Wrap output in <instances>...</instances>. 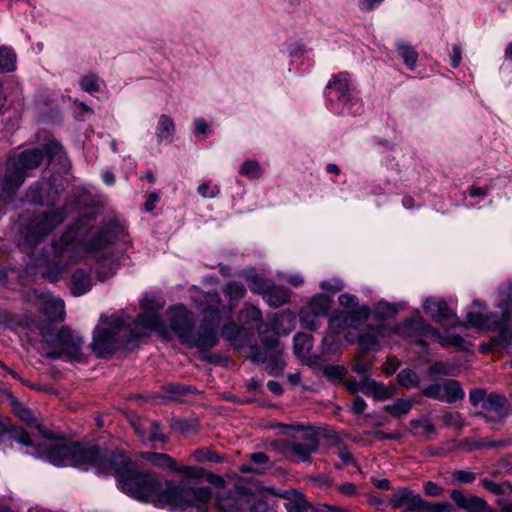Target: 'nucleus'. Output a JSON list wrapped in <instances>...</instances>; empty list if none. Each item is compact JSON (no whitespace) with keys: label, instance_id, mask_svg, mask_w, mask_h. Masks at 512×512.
<instances>
[{"label":"nucleus","instance_id":"nucleus-11","mask_svg":"<svg viewBox=\"0 0 512 512\" xmlns=\"http://www.w3.org/2000/svg\"><path fill=\"white\" fill-rule=\"evenodd\" d=\"M293 321L294 318L289 313L277 314L274 322L275 331H270L266 325L264 326L265 329L261 328L260 330H258L260 341L267 351L283 349L278 339V335L281 332L285 335L289 334L293 329Z\"/></svg>","mask_w":512,"mask_h":512},{"label":"nucleus","instance_id":"nucleus-21","mask_svg":"<svg viewBox=\"0 0 512 512\" xmlns=\"http://www.w3.org/2000/svg\"><path fill=\"white\" fill-rule=\"evenodd\" d=\"M257 292L261 293L268 305L273 308L280 307L289 301V293L286 288L275 286L268 281H262Z\"/></svg>","mask_w":512,"mask_h":512},{"label":"nucleus","instance_id":"nucleus-46","mask_svg":"<svg viewBox=\"0 0 512 512\" xmlns=\"http://www.w3.org/2000/svg\"><path fill=\"white\" fill-rule=\"evenodd\" d=\"M240 174L250 179H257L262 175V168L255 160H246L240 167Z\"/></svg>","mask_w":512,"mask_h":512},{"label":"nucleus","instance_id":"nucleus-14","mask_svg":"<svg viewBox=\"0 0 512 512\" xmlns=\"http://www.w3.org/2000/svg\"><path fill=\"white\" fill-rule=\"evenodd\" d=\"M330 300L324 295L312 297L308 305L300 312L302 326L310 330H316L319 326L318 318L328 314L331 307Z\"/></svg>","mask_w":512,"mask_h":512},{"label":"nucleus","instance_id":"nucleus-10","mask_svg":"<svg viewBox=\"0 0 512 512\" xmlns=\"http://www.w3.org/2000/svg\"><path fill=\"white\" fill-rule=\"evenodd\" d=\"M507 290V298L498 305L502 310V316H499L498 321L488 329L498 332L491 338V343L495 347L507 348L512 344V332L507 327V322L512 321V285H508Z\"/></svg>","mask_w":512,"mask_h":512},{"label":"nucleus","instance_id":"nucleus-38","mask_svg":"<svg viewBox=\"0 0 512 512\" xmlns=\"http://www.w3.org/2000/svg\"><path fill=\"white\" fill-rule=\"evenodd\" d=\"M267 362L268 364L265 370L270 375L278 376L279 374H281L285 367V362L283 360V349H276L275 351H270Z\"/></svg>","mask_w":512,"mask_h":512},{"label":"nucleus","instance_id":"nucleus-26","mask_svg":"<svg viewBox=\"0 0 512 512\" xmlns=\"http://www.w3.org/2000/svg\"><path fill=\"white\" fill-rule=\"evenodd\" d=\"M92 288V278L90 273L83 269H76L71 276V292L74 296H81L89 292Z\"/></svg>","mask_w":512,"mask_h":512},{"label":"nucleus","instance_id":"nucleus-52","mask_svg":"<svg viewBox=\"0 0 512 512\" xmlns=\"http://www.w3.org/2000/svg\"><path fill=\"white\" fill-rule=\"evenodd\" d=\"M369 395H371L376 401H383L391 398L393 396V392L383 383L375 381V385Z\"/></svg>","mask_w":512,"mask_h":512},{"label":"nucleus","instance_id":"nucleus-24","mask_svg":"<svg viewBox=\"0 0 512 512\" xmlns=\"http://www.w3.org/2000/svg\"><path fill=\"white\" fill-rule=\"evenodd\" d=\"M238 322L243 329L252 330L254 328L260 330L263 328L264 322L261 310L254 305H245L238 316Z\"/></svg>","mask_w":512,"mask_h":512},{"label":"nucleus","instance_id":"nucleus-63","mask_svg":"<svg viewBox=\"0 0 512 512\" xmlns=\"http://www.w3.org/2000/svg\"><path fill=\"white\" fill-rule=\"evenodd\" d=\"M195 455L198 461L222 462V457L213 451L197 450Z\"/></svg>","mask_w":512,"mask_h":512},{"label":"nucleus","instance_id":"nucleus-20","mask_svg":"<svg viewBox=\"0 0 512 512\" xmlns=\"http://www.w3.org/2000/svg\"><path fill=\"white\" fill-rule=\"evenodd\" d=\"M507 399L505 396L497 393H491L484 400L482 405L487 412H494L495 416H488L486 413L480 412L478 416L483 417L486 421H493L495 419H502L508 414Z\"/></svg>","mask_w":512,"mask_h":512},{"label":"nucleus","instance_id":"nucleus-8","mask_svg":"<svg viewBox=\"0 0 512 512\" xmlns=\"http://www.w3.org/2000/svg\"><path fill=\"white\" fill-rule=\"evenodd\" d=\"M67 209L61 207L56 211L43 212L34 216L25 233V243L36 246L42 239L50 234L66 218Z\"/></svg>","mask_w":512,"mask_h":512},{"label":"nucleus","instance_id":"nucleus-3","mask_svg":"<svg viewBox=\"0 0 512 512\" xmlns=\"http://www.w3.org/2000/svg\"><path fill=\"white\" fill-rule=\"evenodd\" d=\"M105 323L107 320L101 317ZM108 327L97 328L93 335L91 347L99 358H105L111 355L118 347V344H129L133 340L143 337V329L139 323H134L135 328H131L128 318L124 314L111 317Z\"/></svg>","mask_w":512,"mask_h":512},{"label":"nucleus","instance_id":"nucleus-39","mask_svg":"<svg viewBox=\"0 0 512 512\" xmlns=\"http://www.w3.org/2000/svg\"><path fill=\"white\" fill-rule=\"evenodd\" d=\"M397 382L404 388H417L420 386L421 379L416 371L405 368L397 374Z\"/></svg>","mask_w":512,"mask_h":512},{"label":"nucleus","instance_id":"nucleus-19","mask_svg":"<svg viewBox=\"0 0 512 512\" xmlns=\"http://www.w3.org/2000/svg\"><path fill=\"white\" fill-rule=\"evenodd\" d=\"M436 330V328L427 324L422 317L417 316L412 319H408L403 324V332L407 337L417 339V343L421 346H426L427 344L422 340L424 337L432 338V331Z\"/></svg>","mask_w":512,"mask_h":512},{"label":"nucleus","instance_id":"nucleus-5","mask_svg":"<svg viewBox=\"0 0 512 512\" xmlns=\"http://www.w3.org/2000/svg\"><path fill=\"white\" fill-rule=\"evenodd\" d=\"M43 160V150L36 148L24 150L17 159L9 161L0 187V199L9 203L24 183L26 171L37 168Z\"/></svg>","mask_w":512,"mask_h":512},{"label":"nucleus","instance_id":"nucleus-54","mask_svg":"<svg viewBox=\"0 0 512 512\" xmlns=\"http://www.w3.org/2000/svg\"><path fill=\"white\" fill-rule=\"evenodd\" d=\"M329 328L335 334H340L348 328L347 320L343 312L329 318Z\"/></svg>","mask_w":512,"mask_h":512},{"label":"nucleus","instance_id":"nucleus-45","mask_svg":"<svg viewBox=\"0 0 512 512\" xmlns=\"http://www.w3.org/2000/svg\"><path fill=\"white\" fill-rule=\"evenodd\" d=\"M11 406L14 414L18 416L22 421L29 424L34 422L35 419L32 411L14 397L11 398Z\"/></svg>","mask_w":512,"mask_h":512},{"label":"nucleus","instance_id":"nucleus-50","mask_svg":"<svg viewBox=\"0 0 512 512\" xmlns=\"http://www.w3.org/2000/svg\"><path fill=\"white\" fill-rule=\"evenodd\" d=\"M243 328L233 321L224 324L221 335L227 341H236Z\"/></svg>","mask_w":512,"mask_h":512},{"label":"nucleus","instance_id":"nucleus-31","mask_svg":"<svg viewBox=\"0 0 512 512\" xmlns=\"http://www.w3.org/2000/svg\"><path fill=\"white\" fill-rule=\"evenodd\" d=\"M431 331L432 338L438 341L443 347L454 346L461 350H467L470 346V344L466 342L464 338L459 334L443 335L437 329Z\"/></svg>","mask_w":512,"mask_h":512},{"label":"nucleus","instance_id":"nucleus-16","mask_svg":"<svg viewBox=\"0 0 512 512\" xmlns=\"http://www.w3.org/2000/svg\"><path fill=\"white\" fill-rule=\"evenodd\" d=\"M450 498L465 512H496L484 499L477 495H465L461 490L453 489Z\"/></svg>","mask_w":512,"mask_h":512},{"label":"nucleus","instance_id":"nucleus-6","mask_svg":"<svg viewBox=\"0 0 512 512\" xmlns=\"http://www.w3.org/2000/svg\"><path fill=\"white\" fill-rule=\"evenodd\" d=\"M214 297L217 298V305L205 310L203 321L197 329L193 326L191 334L185 343L186 346L197 348L200 351H207L217 345V328L220 323L222 305L219 296L215 294Z\"/></svg>","mask_w":512,"mask_h":512},{"label":"nucleus","instance_id":"nucleus-22","mask_svg":"<svg viewBox=\"0 0 512 512\" xmlns=\"http://www.w3.org/2000/svg\"><path fill=\"white\" fill-rule=\"evenodd\" d=\"M423 308L430 317L438 322L444 323L455 317L454 312L449 308L448 304L437 298H428L423 304Z\"/></svg>","mask_w":512,"mask_h":512},{"label":"nucleus","instance_id":"nucleus-40","mask_svg":"<svg viewBox=\"0 0 512 512\" xmlns=\"http://www.w3.org/2000/svg\"><path fill=\"white\" fill-rule=\"evenodd\" d=\"M409 425L414 435L418 434V428H422V434L425 435L428 440L433 439V436L436 434V428L428 418L412 419Z\"/></svg>","mask_w":512,"mask_h":512},{"label":"nucleus","instance_id":"nucleus-55","mask_svg":"<svg viewBox=\"0 0 512 512\" xmlns=\"http://www.w3.org/2000/svg\"><path fill=\"white\" fill-rule=\"evenodd\" d=\"M270 351H267L266 348L264 350L259 349L258 346L253 345L250 346L247 358L252 362L261 364L268 361Z\"/></svg>","mask_w":512,"mask_h":512},{"label":"nucleus","instance_id":"nucleus-30","mask_svg":"<svg viewBox=\"0 0 512 512\" xmlns=\"http://www.w3.org/2000/svg\"><path fill=\"white\" fill-rule=\"evenodd\" d=\"M217 505L222 512H242L243 509L240 498L232 492L219 494Z\"/></svg>","mask_w":512,"mask_h":512},{"label":"nucleus","instance_id":"nucleus-35","mask_svg":"<svg viewBox=\"0 0 512 512\" xmlns=\"http://www.w3.org/2000/svg\"><path fill=\"white\" fill-rule=\"evenodd\" d=\"M156 131L159 142L171 143L175 131V126L171 118L164 114L161 115Z\"/></svg>","mask_w":512,"mask_h":512},{"label":"nucleus","instance_id":"nucleus-51","mask_svg":"<svg viewBox=\"0 0 512 512\" xmlns=\"http://www.w3.org/2000/svg\"><path fill=\"white\" fill-rule=\"evenodd\" d=\"M397 51L405 64H415L418 59V53L416 50L406 44H398L397 45Z\"/></svg>","mask_w":512,"mask_h":512},{"label":"nucleus","instance_id":"nucleus-15","mask_svg":"<svg viewBox=\"0 0 512 512\" xmlns=\"http://www.w3.org/2000/svg\"><path fill=\"white\" fill-rule=\"evenodd\" d=\"M390 504L392 508H403L405 512H423L424 499L409 488H400L392 495Z\"/></svg>","mask_w":512,"mask_h":512},{"label":"nucleus","instance_id":"nucleus-43","mask_svg":"<svg viewBox=\"0 0 512 512\" xmlns=\"http://www.w3.org/2000/svg\"><path fill=\"white\" fill-rule=\"evenodd\" d=\"M147 427V441H161L167 443L169 438L163 434L161 423L158 420H146Z\"/></svg>","mask_w":512,"mask_h":512},{"label":"nucleus","instance_id":"nucleus-64","mask_svg":"<svg viewBox=\"0 0 512 512\" xmlns=\"http://www.w3.org/2000/svg\"><path fill=\"white\" fill-rule=\"evenodd\" d=\"M320 287L322 290L330 292V293H336L343 289L344 285L339 279H333V280H326L321 282Z\"/></svg>","mask_w":512,"mask_h":512},{"label":"nucleus","instance_id":"nucleus-23","mask_svg":"<svg viewBox=\"0 0 512 512\" xmlns=\"http://www.w3.org/2000/svg\"><path fill=\"white\" fill-rule=\"evenodd\" d=\"M119 227L116 223L110 221L104 224L99 232L89 240L88 248L90 250L102 249L112 244L118 236Z\"/></svg>","mask_w":512,"mask_h":512},{"label":"nucleus","instance_id":"nucleus-27","mask_svg":"<svg viewBox=\"0 0 512 512\" xmlns=\"http://www.w3.org/2000/svg\"><path fill=\"white\" fill-rule=\"evenodd\" d=\"M465 397V392L459 381L448 379L443 382L442 402L454 403L462 400Z\"/></svg>","mask_w":512,"mask_h":512},{"label":"nucleus","instance_id":"nucleus-56","mask_svg":"<svg viewBox=\"0 0 512 512\" xmlns=\"http://www.w3.org/2000/svg\"><path fill=\"white\" fill-rule=\"evenodd\" d=\"M444 425L447 427H452L455 429H462L464 426V421L459 412H448L443 415Z\"/></svg>","mask_w":512,"mask_h":512},{"label":"nucleus","instance_id":"nucleus-53","mask_svg":"<svg viewBox=\"0 0 512 512\" xmlns=\"http://www.w3.org/2000/svg\"><path fill=\"white\" fill-rule=\"evenodd\" d=\"M423 512H455V507L447 501L432 503L424 500Z\"/></svg>","mask_w":512,"mask_h":512},{"label":"nucleus","instance_id":"nucleus-33","mask_svg":"<svg viewBox=\"0 0 512 512\" xmlns=\"http://www.w3.org/2000/svg\"><path fill=\"white\" fill-rule=\"evenodd\" d=\"M0 428L4 433L10 435L11 439L20 443L24 446H34L33 441L30 438L29 433L21 427H16L11 425L10 423L1 422Z\"/></svg>","mask_w":512,"mask_h":512},{"label":"nucleus","instance_id":"nucleus-42","mask_svg":"<svg viewBox=\"0 0 512 512\" xmlns=\"http://www.w3.org/2000/svg\"><path fill=\"white\" fill-rule=\"evenodd\" d=\"M224 294L231 302H238L246 294L245 286L238 281H229L224 286Z\"/></svg>","mask_w":512,"mask_h":512},{"label":"nucleus","instance_id":"nucleus-32","mask_svg":"<svg viewBox=\"0 0 512 512\" xmlns=\"http://www.w3.org/2000/svg\"><path fill=\"white\" fill-rule=\"evenodd\" d=\"M327 89L330 93L335 92L338 99L344 101L349 90V78L346 73H340L334 76L328 83Z\"/></svg>","mask_w":512,"mask_h":512},{"label":"nucleus","instance_id":"nucleus-59","mask_svg":"<svg viewBox=\"0 0 512 512\" xmlns=\"http://www.w3.org/2000/svg\"><path fill=\"white\" fill-rule=\"evenodd\" d=\"M81 88L89 93L97 92L100 88L98 78L95 75H87L80 82Z\"/></svg>","mask_w":512,"mask_h":512},{"label":"nucleus","instance_id":"nucleus-58","mask_svg":"<svg viewBox=\"0 0 512 512\" xmlns=\"http://www.w3.org/2000/svg\"><path fill=\"white\" fill-rule=\"evenodd\" d=\"M443 383H433L422 390V395L434 400L442 401Z\"/></svg>","mask_w":512,"mask_h":512},{"label":"nucleus","instance_id":"nucleus-37","mask_svg":"<svg viewBox=\"0 0 512 512\" xmlns=\"http://www.w3.org/2000/svg\"><path fill=\"white\" fill-rule=\"evenodd\" d=\"M412 406V400L398 398L393 403L385 405L384 409L387 412H389L393 417L401 418L410 412Z\"/></svg>","mask_w":512,"mask_h":512},{"label":"nucleus","instance_id":"nucleus-49","mask_svg":"<svg viewBox=\"0 0 512 512\" xmlns=\"http://www.w3.org/2000/svg\"><path fill=\"white\" fill-rule=\"evenodd\" d=\"M39 150H43L44 158H47L48 161L53 160L55 157H61L63 152V147L55 141H50L44 144Z\"/></svg>","mask_w":512,"mask_h":512},{"label":"nucleus","instance_id":"nucleus-17","mask_svg":"<svg viewBox=\"0 0 512 512\" xmlns=\"http://www.w3.org/2000/svg\"><path fill=\"white\" fill-rule=\"evenodd\" d=\"M141 458L143 460L148 461L153 466H156L161 469H169L172 472H178L183 475L189 476V477H197L198 474L195 472V469L193 467L189 466H182L178 467L175 460L165 453H158V452H142L140 454Z\"/></svg>","mask_w":512,"mask_h":512},{"label":"nucleus","instance_id":"nucleus-4","mask_svg":"<svg viewBox=\"0 0 512 512\" xmlns=\"http://www.w3.org/2000/svg\"><path fill=\"white\" fill-rule=\"evenodd\" d=\"M37 327L42 337L41 344L46 351L44 354L46 358L51 360L80 359L83 340L74 335L68 327L63 326L57 332L54 331L50 323H38Z\"/></svg>","mask_w":512,"mask_h":512},{"label":"nucleus","instance_id":"nucleus-12","mask_svg":"<svg viewBox=\"0 0 512 512\" xmlns=\"http://www.w3.org/2000/svg\"><path fill=\"white\" fill-rule=\"evenodd\" d=\"M163 308V304L156 299L146 298L142 301L143 312L140 314L138 319H132L128 315H124V318H128V323L131 328H135L134 323H139L143 329V336L146 335V329L161 330L162 323L159 317V311Z\"/></svg>","mask_w":512,"mask_h":512},{"label":"nucleus","instance_id":"nucleus-2","mask_svg":"<svg viewBox=\"0 0 512 512\" xmlns=\"http://www.w3.org/2000/svg\"><path fill=\"white\" fill-rule=\"evenodd\" d=\"M37 449L55 466L75 467L83 471L94 468L98 475H114L117 482L133 466L123 452L103 449L89 442L60 441L41 444Z\"/></svg>","mask_w":512,"mask_h":512},{"label":"nucleus","instance_id":"nucleus-25","mask_svg":"<svg viewBox=\"0 0 512 512\" xmlns=\"http://www.w3.org/2000/svg\"><path fill=\"white\" fill-rule=\"evenodd\" d=\"M387 328L380 324L372 329L371 332L361 334L358 337V344L363 351H378L380 344L378 342L379 337H385Z\"/></svg>","mask_w":512,"mask_h":512},{"label":"nucleus","instance_id":"nucleus-44","mask_svg":"<svg viewBox=\"0 0 512 512\" xmlns=\"http://www.w3.org/2000/svg\"><path fill=\"white\" fill-rule=\"evenodd\" d=\"M397 313H398L397 305L386 302V301L378 302L374 309L375 317L380 320L394 317Z\"/></svg>","mask_w":512,"mask_h":512},{"label":"nucleus","instance_id":"nucleus-7","mask_svg":"<svg viewBox=\"0 0 512 512\" xmlns=\"http://www.w3.org/2000/svg\"><path fill=\"white\" fill-rule=\"evenodd\" d=\"M80 235L79 228L69 229L52 243L54 260L43 273L49 281L57 282L63 277L75 251V240Z\"/></svg>","mask_w":512,"mask_h":512},{"label":"nucleus","instance_id":"nucleus-62","mask_svg":"<svg viewBox=\"0 0 512 512\" xmlns=\"http://www.w3.org/2000/svg\"><path fill=\"white\" fill-rule=\"evenodd\" d=\"M197 192L203 197V198H214L220 193V189L218 186H214L213 188L210 187L209 182H205L198 186Z\"/></svg>","mask_w":512,"mask_h":512},{"label":"nucleus","instance_id":"nucleus-9","mask_svg":"<svg viewBox=\"0 0 512 512\" xmlns=\"http://www.w3.org/2000/svg\"><path fill=\"white\" fill-rule=\"evenodd\" d=\"M271 446L284 457L294 456L296 461L310 462L311 455L318 450L319 440L316 435H311L304 441L277 440L272 442Z\"/></svg>","mask_w":512,"mask_h":512},{"label":"nucleus","instance_id":"nucleus-34","mask_svg":"<svg viewBox=\"0 0 512 512\" xmlns=\"http://www.w3.org/2000/svg\"><path fill=\"white\" fill-rule=\"evenodd\" d=\"M347 320V326L350 328L357 329L363 325L370 316V308L368 306H362L358 309L343 312Z\"/></svg>","mask_w":512,"mask_h":512},{"label":"nucleus","instance_id":"nucleus-57","mask_svg":"<svg viewBox=\"0 0 512 512\" xmlns=\"http://www.w3.org/2000/svg\"><path fill=\"white\" fill-rule=\"evenodd\" d=\"M453 481L459 484L472 483L476 479V474L468 470H454L451 474Z\"/></svg>","mask_w":512,"mask_h":512},{"label":"nucleus","instance_id":"nucleus-18","mask_svg":"<svg viewBox=\"0 0 512 512\" xmlns=\"http://www.w3.org/2000/svg\"><path fill=\"white\" fill-rule=\"evenodd\" d=\"M52 185V178L49 180L42 179L33 183L25 194V201L31 204L54 205L60 191L57 189L53 195L50 193L44 194V191L48 188L51 189Z\"/></svg>","mask_w":512,"mask_h":512},{"label":"nucleus","instance_id":"nucleus-36","mask_svg":"<svg viewBox=\"0 0 512 512\" xmlns=\"http://www.w3.org/2000/svg\"><path fill=\"white\" fill-rule=\"evenodd\" d=\"M294 352L297 356L305 357L312 349V336L308 333L298 332L294 335Z\"/></svg>","mask_w":512,"mask_h":512},{"label":"nucleus","instance_id":"nucleus-29","mask_svg":"<svg viewBox=\"0 0 512 512\" xmlns=\"http://www.w3.org/2000/svg\"><path fill=\"white\" fill-rule=\"evenodd\" d=\"M44 313L49 322H62L64 320L65 305L63 300L59 298H52L45 302Z\"/></svg>","mask_w":512,"mask_h":512},{"label":"nucleus","instance_id":"nucleus-28","mask_svg":"<svg viewBox=\"0 0 512 512\" xmlns=\"http://www.w3.org/2000/svg\"><path fill=\"white\" fill-rule=\"evenodd\" d=\"M499 315L495 313L483 314L481 312H468L466 320L469 326L478 329H489L494 322H497Z\"/></svg>","mask_w":512,"mask_h":512},{"label":"nucleus","instance_id":"nucleus-61","mask_svg":"<svg viewBox=\"0 0 512 512\" xmlns=\"http://www.w3.org/2000/svg\"><path fill=\"white\" fill-rule=\"evenodd\" d=\"M323 373L328 379L339 380L345 375L346 369L342 366L327 365L324 367Z\"/></svg>","mask_w":512,"mask_h":512},{"label":"nucleus","instance_id":"nucleus-41","mask_svg":"<svg viewBox=\"0 0 512 512\" xmlns=\"http://www.w3.org/2000/svg\"><path fill=\"white\" fill-rule=\"evenodd\" d=\"M481 484L486 490H488L492 494L497 495L498 497H505L507 493L512 494V484L507 481L502 483H496L492 480L484 478L481 480Z\"/></svg>","mask_w":512,"mask_h":512},{"label":"nucleus","instance_id":"nucleus-1","mask_svg":"<svg viewBox=\"0 0 512 512\" xmlns=\"http://www.w3.org/2000/svg\"><path fill=\"white\" fill-rule=\"evenodd\" d=\"M117 485L126 495L138 501H152L158 508L169 505L173 511L208 512L205 505L212 496L211 488L208 486L194 488L175 485L172 482H167L166 488L158 492L160 482L155 473L139 471L133 466L119 478Z\"/></svg>","mask_w":512,"mask_h":512},{"label":"nucleus","instance_id":"nucleus-13","mask_svg":"<svg viewBox=\"0 0 512 512\" xmlns=\"http://www.w3.org/2000/svg\"><path fill=\"white\" fill-rule=\"evenodd\" d=\"M166 314L170 329L185 345L194 326L192 314L183 306H174L168 309Z\"/></svg>","mask_w":512,"mask_h":512},{"label":"nucleus","instance_id":"nucleus-48","mask_svg":"<svg viewBox=\"0 0 512 512\" xmlns=\"http://www.w3.org/2000/svg\"><path fill=\"white\" fill-rule=\"evenodd\" d=\"M511 441L509 439H500V440H488L482 439L480 441H476L471 446L470 450L473 449H482V448H505L511 445Z\"/></svg>","mask_w":512,"mask_h":512},{"label":"nucleus","instance_id":"nucleus-60","mask_svg":"<svg viewBox=\"0 0 512 512\" xmlns=\"http://www.w3.org/2000/svg\"><path fill=\"white\" fill-rule=\"evenodd\" d=\"M97 277L100 281H105L111 277L115 272L110 262L103 261L98 263L96 268Z\"/></svg>","mask_w":512,"mask_h":512},{"label":"nucleus","instance_id":"nucleus-47","mask_svg":"<svg viewBox=\"0 0 512 512\" xmlns=\"http://www.w3.org/2000/svg\"><path fill=\"white\" fill-rule=\"evenodd\" d=\"M163 390L171 395L183 396L188 393H194L197 389L191 385H182L179 383H169L163 386Z\"/></svg>","mask_w":512,"mask_h":512}]
</instances>
